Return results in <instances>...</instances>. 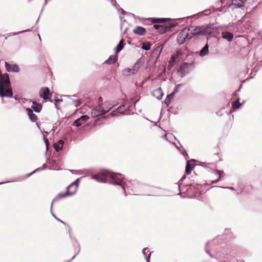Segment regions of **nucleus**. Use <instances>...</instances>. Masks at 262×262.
Returning <instances> with one entry per match:
<instances>
[{
	"label": "nucleus",
	"mask_w": 262,
	"mask_h": 262,
	"mask_svg": "<svg viewBox=\"0 0 262 262\" xmlns=\"http://www.w3.org/2000/svg\"><path fill=\"white\" fill-rule=\"evenodd\" d=\"M117 59V56L114 55L111 56L109 58L105 61V63L107 64H113L114 63Z\"/></svg>",
	"instance_id": "obj_22"
},
{
	"label": "nucleus",
	"mask_w": 262,
	"mask_h": 262,
	"mask_svg": "<svg viewBox=\"0 0 262 262\" xmlns=\"http://www.w3.org/2000/svg\"><path fill=\"white\" fill-rule=\"evenodd\" d=\"M203 27H196L193 30V34L203 35V33L202 32H203Z\"/></svg>",
	"instance_id": "obj_25"
},
{
	"label": "nucleus",
	"mask_w": 262,
	"mask_h": 262,
	"mask_svg": "<svg viewBox=\"0 0 262 262\" xmlns=\"http://www.w3.org/2000/svg\"><path fill=\"white\" fill-rule=\"evenodd\" d=\"M23 32L24 31H21V32H19L10 33L9 34L8 36H12V35H17L19 33Z\"/></svg>",
	"instance_id": "obj_31"
},
{
	"label": "nucleus",
	"mask_w": 262,
	"mask_h": 262,
	"mask_svg": "<svg viewBox=\"0 0 262 262\" xmlns=\"http://www.w3.org/2000/svg\"><path fill=\"white\" fill-rule=\"evenodd\" d=\"M5 65L6 70L9 72H18L20 70L18 66L15 64H11L6 61L5 62Z\"/></svg>",
	"instance_id": "obj_9"
},
{
	"label": "nucleus",
	"mask_w": 262,
	"mask_h": 262,
	"mask_svg": "<svg viewBox=\"0 0 262 262\" xmlns=\"http://www.w3.org/2000/svg\"><path fill=\"white\" fill-rule=\"evenodd\" d=\"M147 19L150 20L152 24H162L158 30V32L161 34H163L170 31L172 28L176 26V25L173 24L165 23L167 20L166 18H149Z\"/></svg>",
	"instance_id": "obj_1"
},
{
	"label": "nucleus",
	"mask_w": 262,
	"mask_h": 262,
	"mask_svg": "<svg viewBox=\"0 0 262 262\" xmlns=\"http://www.w3.org/2000/svg\"><path fill=\"white\" fill-rule=\"evenodd\" d=\"M133 32L135 34L143 35L145 34L146 29L143 27L137 26L133 30Z\"/></svg>",
	"instance_id": "obj_12"
},
{
	"label": "nucleus",
	"mask_w": 262,
	"mask_h": 262,
	"mask_svg": "<svg viewBox=\"0 0 262 262\" xmlns=\"http://www.w3.org/2000/svg\"><path fill=\"white\" fill-rule=\"evenodd\" d=\"M32 108L33 109V110L39 113L41 111L42 109V105L41 104L38 103L35 101L33 102V105L31 106Z\"/></svg>",
	"instance_id": "obj_16"
},
{
	"label": "nucleus",
	"mask_w": 262,
	"mask_h": 262,
	"mask_svg": "<svg viewBox=\"0 0 262 262\" xmlns=\"http://www.w3.org/2000/svg\"><path fill=\"white\" fill-rule=\"evenodd\" d=\"M83 123L82 121L80 119V118H78L76 119L73 123V125L75 126L78 127L80 126Z\"/></svg>",
	"instance_id": "obj_26"
},
{
	"label": "nucleus",
	"mask_w": 262,
	"mask_h": 262,
	"mask_svg": "<svg viewBox=\"0 0 262 262\" xmlns=\"http://www.w3.org/2000/svg\"><path fill=\"white\" fill-rule=\"evenodd\" d=\"M171 61H169V64H170L172 61H173H173H174V57H173V56H172V57H171Z\"/></svg>",
	"instance_id": "obj_33"
},
{
	"label": "nucleus",
	"mask_w": 262,
	"mask_h": 262,
	"mask_svg": "<svg viewBox=\"0 0 262 262\" xmlns=\"http://www.w3.org/2000/svg\"><path fill=\"white\" fill-rule=\"evenodd\" d=\"M27 114L29 117V119L33 122H35L37 120L38 117L37 115L33 113V111L31 108H27L26 109Z\"/></svg>",
	"instance_id": "obj_13"
},
{
	"label": "nucleus",
	"mask_w": 262,
	"mask_h": 262,
	"mask_svg": "<svg viewBox=\"0 0 262 262\" xmlns=\"http://www.w3.org/2000/svg\"><path fill=\"white\" fill-rule=\"evenodd\" d=\"M174 96V92L172 93L171 94L167 96L165 100V102L167 105H168L170 103L171 100L173 98Z\"/></svg>",
	"instance_id": "obj_23"
},
{
	"label": "nucleus",
	"mask_w": 262,
	"mask_h": 262,
	"mask_svg": "<svg viewBox=\"0 0 262 262\" xmlns=\"http://www.w3.org/2000/svg\"><path fill=\"white\" fill-rule=\"evenodd\" d=\"M50 95V90L48 88H42L39 91V96L45 100H47L49 99Z\"/></svg>",
	"instance_id": "obj_11"
},
{
	"label": "nucleus",
	"mask_w": 262,
	"mask_h": 262,
	"mask_svg": "<svg viewBox=\"0 0 262 262\" xmlns=\"http://www.w3.org/2000/svg\"><path fill=\"white\" fill-rule=\"evenodd\" d=\"M110 177H111V172L108 171L100 172L93 176L94 179L100 182H109Z\"/></svg>",
	"instance_id": "obj_4"
},
{
	"label": "nucleus",
	"mask_w": 262,
	"mask_h": 262,
	"mask_svg": "<svg viewBox=\"0 0 262 262\" xmlns=\"http://www.w3.org/2000/svg\"><path fill=\"white\" fill-rule=\"evenodd\" d=\"M125 43H124V40L122 39L119 44L117 45L116 49V52L117 53H119L121 50H122L124 47Z\"/></svg>",
	"instance_id": "obj_20"
},
{
	"label": "nucleus",
	"mask_w": 262,
	"mask_h": 262,
	"mask_svg": "<svg viewBox=\"0 0 262 262\" xmlns=\"http://www.w3.org/2000/svg\"><path fill=\"white\" fill-rule=\"evenodd\" d=\"M139 69V64L136 63L132 68H125L122 70V74L124 76H129L136 73Z\"/></svg>",
	"instance_id": "obj_7"
},
{
	"label": "nucleus",
	"mask_w": 262,
	"mask_h": 262,
	"mask_svg": "<svg viewBox=\"0 0 262 262\" xmlns=\"http://www.w3.org/2000/svg\"><path fill=\"white\" fill-rule=\"evenodd\" d=\"M246 0H232V5L236 6L237 7H242Z\"/></svg>",
	"instance_id": "obj_19"
},
{
	"label": "nucleus",
	"mask_w": 262,
	"mask_h": 262,
	"mask_svg": "<svg viewBox=\"0 0 262 262\" xmlns=\"http://www.w3.org/2000/svg\"><path fill=\"white\" fill-rule=\"evenodd\" d=\"M150 46L149 44L146 45H143L142 47V49H143L144 50H146V51L149 50L150 49Z\"/></svg>",
	"instance_id": "obj_29"
},
{
	"label": "nucleus",
	"mask_w": 262,
	"mask_h": 262,
	"mask_svg": "<svg viewBox=\"0 0 262 262\" xmlns=\"http://www.w3.org/2000/svg\"><path fill=\"white\" fill-rule=\"evenodd\" d=\"M208 53V45L206 44L204 48L201 50L200 55L201 56H204Z\"/></svg>",
	"instance_id": "obj_21"
},
{
	"label": "nucleus",
	"mask_w": 262,
	"mask_h": 262,
	"mask_svg": "<svg viewBox=\"0 0 262 262\" xmlns=\"http://www.w3.org/2000/svg\"><path fill=\"white\" fill-rule=\"evenodd\" d=\"M64 142L63 140H59L57 143L54 144V148L56 151H59L63 148Z\"/></svg>",
	"instance_id": "obj_15"
},
{
	"label": "nucleus",
	"mask_w": 262,
	"mask_h": 262,
	"mask_svg": "<svg viewBox=\"0 0 262 262\" xmlns=\"http://www.w3.org/2000/svg\"><path fill=\"white\" fill-rule=\"evenodd\" d=\"M190 64L186 62L183 63L178 70V73L181 77H183L190 71Z\"/></svg>",
	"instance_id": "obj_8"
},
{
	"label": "nucleus",
	"mask_w": 262,
	"mask_h": 262,
	"mask_svg": "<svg viewBox=\"0 0 262 262\" xmlns=\"http://www.w3.org/2000/svg\"><path fill=\"white\" fill-rule=\"evenodd\" d=\"M222 37L228 40L229 41H231L233 38V35L229 32H223L222 33Z\"/></svg>",
	"instance_id": "obj_17"
},
{
	"label": "nucleus",
	"mask_w": 262,
	"mask_h": 262,
	"mask_svg": "<svg viewBox=\"0 0 262 262\" xmlns=\"http://www.w3.org/2000/svg\"><path fill=\"white\" fill-rule=\"evenodd\" d=\"M161 25H154V27L155 29L159 30L160 28Z\"/></svg>",
	"instance_id": "obj_32"
},
{
	"label": "nucleus",
	"mask_w": 262,
	"mask_h": 262,
	"mask_svg": "<svg viewBox=\"0 0 262 262\" xmlns=\"http://www.w3.org/2000/svg\"><path fill=\"white\" fill-rule=\"evenodd\" d=\"M45 142H46V145H47V146L48 147V142H48V139H46V138H45Z\"/></svg>",
	"instance_id": "obj_34"
},
{
	"label": "nucleus",
	"mask_w": 262,
	"mask_h": 262,
	"mask_svg": "<svg viewBox=\"0 0 262 262\" xmlns=\"http://www.w3.org/2000/svg\"><path fill=\"white\" fill-rule=\"evenodd\" d=\"M127 108L125 105H122L118 107L116 110L113 111L111 113L112 116H117L120 115L125 114V112L126 111Z\"/></svg>",
	"instance_id": "obj_10"
},
{
	"label": "nucleus",
	"mask_w": 262,
	"mask_h": 262,
	"mask_svg": "<svg viewBox=\"0 0 262 262\" xmlns=\"http://www.w3.org/2000/svg\"><path fill=\"white\" fill-rule=\"evenodd\" d=\"M111 177H110L109 183L114 184L122 186V188L124 189L123 182L124 177L120 174L112 173H111Z\"/></svg>",
	"instance_id": "obj_3"
},
{
	"label": "nucleus",
	"mask_w": 262,
	"mask_h": 262,
	"mask_svg": "<svg viewBox=\"0 0 262 262\" xmlns=\"http://www.w3.org/2000/svg\"><path fill=\"white\" fill-rule=\"evenodd\" d=\"M213 31V29L210 27H204L203 29V35L211 34Z\"/></svg>",
	"instance_id": "obj_18"
},
{
	"label": "nucleus",
	"mask_w": 262,
	"mask_h": 262,
	"mask_svg": "<svg viewBox=\"0 0 262 262\" xmlns=\"http://www.w3.org/2000/svg\"><path fill=\"white\" fill-rule=\"evenodd\" d=\"M78 189V183L77 181H75L72 184H71L67 187V191L66 192L62 193H60L58 194L56 198L55 199L56 200H60L61 199L67 197L70 195H73L77 191Z\"/></svg>",
	"instance_id": "obj_2"
},
{
	"label": "nucleus",
	"mask_w": 262,
	"mask_h": 262,
	"mask_svg": "<svg viewBox=\"0 0 262 262\" xmlns=\"http://www.w3.org/2000/svg\"><path fill=\"white\" fill-rule=\"evenodd\" d=\"M194 168V163L193 161H188L187 162L185 172L187 174H189Z\"/></svg>",
	"instance_id": "obj_14"
},
{
	"label": "nucleus",
	"mask_w": 262,
	"mask_h": 262,
	"mask_svg": "<svg viewBox=\"0 0 262 262\" xmlns=\"http://www.w3.org/2000/svg\"><path fill=\"white\" fill-rule=\"evenodd\" d=\"M241 105H242V103H239V98H238L236 101H235L232 103V108L233 110H236V109L239 108V107Z\"/></svg>",
	"instance_id": "obj_24"
},
{
	"label": "nucleus",
	"mask_w": 262,
	"mask_h": 262,
	"mask_svg": "<svg viewBox=\"0 0 262 262\" xmlns=\"http://www.w3.org/2000/svg\"><path fill=\"white\" fill-rule=\"evenodd\" d=\"M83 123L85 122L86 120L90 119V117L87 115H83L80 118Z\"/></svg>",
	"instance_id": "obj_28"
},
{
	"label": "nucleus",
	"mask_w": 262,
	"mask_h": 262,
	"mask_svg": "<svg viewBox=\"0 0 262 262\" xmlns=\"http://www.w3.org/2000/svg\"><path fill=\"white\" fill-rule=\"evenodd\" d=\"M102 98L101 97H100V98H99V101H102Z\"/></svg>",
	"instance_id": "obj_36"
},
{
	"label": "nucleus",
	"mask_w": 262,
	"mask_h": 262,
	"mask_svg": "<svg viewBox=\"0 0 262 262\" xmlns=\"http://www.w3.org/2000/svg\"><path fill=\"white\" fill-rule=\"evenodd\" d=\"M189 29L185 28L179 33L177 37V41L179 45L184 43L187 40L191 37H189Z\"/></svg>",
	"instance_id": "obj_5"
},
{
	"label": "nucleus",
	"mask_w": 262,
	"mask_h": 262,
	"mask_svg": "<svg viewBox=\"0 0 262 262\" xmlns=\"http://www.w3.org/2000/svg\"><path fill=\"white\" fill-rule=\"evenodd\" d=\"M102 104H103V107L105 110H108V111H109L111 108L110 105L106 106V105H107L105 103V104L102 103Z\"/></svg>",
	"instance_id": "obj_30"
},
{
	"label": "nucleus",
	"mask_w": 262,
	"mask_h": 262,
	"mask_svg": "<svg viewBox=\"0 0 262 262\" xmlns=\"http://www.w3.org/2000/svg\"><path fill=\"white\" fill-rule=\"evenodd\" d=\"M180 85V84H178V85H177V87H176V89H175V90H174V92H177V88H178Z\"/></svg>",
	"instance_id": "obj_35"
},
{
	"label": "nucleus",
	"mask_w": 262,
	"mask_h": 262,
	"mask_svg": "<svg viewBox=\"0 0 262 262\" xmlns=\"http://www.w3.org/2000/svg\"><path fill=\"white\" fill-rule=\"evenodd\" d=\"M216 172H217V174L219 176V178L215 182H213L212 183H213L217 182L218 181H219L221 179V178L222 176L224 173L223 171H219V170H217L216 171Z\"/></svg>",
	"instance_id": "obj_27"
},
{
	"label": "nucleus",
	"mask_w": 262,
	"mask_h": 262,
	"mask_svg": "<svg viewBox=\"0 0 262 262\" xmlns=\"http://www.w3.org/2000/svg\"><path fill=\"white\" fill-rule=\"evenodd\" d=\"M108 111V110H105L103 108V104H99L98 107L92 110L91 115L92 117H96L105 114Z\"/></svg>",
	"instance_id": "obj_6"
}]
</instances>
